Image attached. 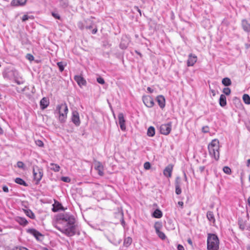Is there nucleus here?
Returning <instances> with one entry per match:
<instances>
[{"label":"nucleus","instance_id":"nucleus-49","mask_svg":"<svg viewBox=\"0 0 250 250\" xmlns=\"http://www.w3.org/2000/svg\"><path fill=\"white\" fill-rule=\"evenodd\" d=\"M144 168L146 169H149L150 168V164L149 162H146L144 165Z\"/></svg>","mask_w":250,"mask_h":250},{"label":"nucleus","instance_id":"nucleus-29","mask_svg":"<svg viewBox=\"0 0 250 250\" xmlns=\"http://www.w3.org/2000/svg\"><path fill=\"white\" fill-rule=\"evenodd\" d=\"M153 216L156 218H160L162 217V212L159 209H156L153 213Z\"/></svg>","mask_w":250,"mask_h":250},{"label":"nucleus","instance_id":"nucleus-40","mask_svg":"<svg viewBox=\"0 0 250 250\" xmlns=\"http://www.w3.org/2000/svg\"><path fill=\"white\" fill-rule=\"evenodd\" d=\"M128 46L127 43H126L122 40L120 44V47L122 49H125Z\"/></svg>","mask_w":250,"mask_h":250},{"label":"nucleus","instance_id":"nucleus-23","mask_svg":"<svg viewBox=\"0 0 250 250\" xmlns=\"http://www.w3.org/2000/svg\"><path fill=\"white\" fill-rule=\"evenodd\" d=\"M16 221L19 223L21 225L25 226L28 224V221L27 220L23 217H17L16 219Z\"/></svg>","mask_w":250,"mask_h":250},{"label":"nucleus","instance_id":"nucleus-54","mask_svg":"<svg viewBox=\"0 0 250 250\" xmlns=\"http://www.w3.org/2000/svg\"><path fill=\"white\" fill-rule=\"evenodd\" d=\"M134 9L138 12L140 14V16L142 15L141 11L138 6H134Z\"/></svg>","mask_w":250,"mask_h":250},{"label":"nucleus","instance_id":"nucleus-60","mask_svg":"<svg viewBox=\"0 0 250 250\" xmlns=\"http://www.w3.org/2000/svg\"><path fill=\"white\" fill-rule=\"evenodd\" d=\"M210 91L212 93V96H215V90H212V89H211L210 90Z\"/></svg>","mask_w":250,"mask_h":250},{"label":"nucleus","instance_id":"nucleus-48","mask_svg":"<svg viewBox=\"0 0 250 250\" xmlns=\"http://www.w3.org/2000/svg\"><path fill=\"white\" fill-rule=\"evenodd\" d=\"M26 58L30 61H33L34 58L33 56L30 54H27Z\"/></svg>","mask_w":250,"mask_h":250},{"label":"nucleus","instance_id":"nucleus-45","mask_svg":"<svg viewBox=\"0 0 250 250\" xmlns=\"http://www.w3.org/2000/svg\"><path fill=\"white\" fill-rule=\"evenodd\" d=\"M62 207V205L60 204L59 203H57V205L56 207H54L52 208V211L53 212H57L60 209V208Z\"/></svg>","mask_w":250,"mask_h":250},{"label":"nucleus","instance_id":"nucleus-33","mask_svg":"<svg viewBox=\"0 0 250 250\" xmlns=\"http://www.w3.org/2000/svg\"><path fill=\"white\" fill-rule=\"evenodd\" d=\"M25 214L31 219H35V215L30 209L24 210Z\"/></svg>","mask_w":250,"mask_h":250},{"label":"nucleus","instance_id":"nucleus-32","mask_svg":"<svg viewBox=\"0 0 250 250\" xmlns=\"http://www.w3.org/2000/svg\"><path fill=\"white\" fill-rule=\"evenodd\" d=\"M222 83L224 85L228 86L231 84V81L229 78L226 77L223 79Z\"/></svg>","mask_w":250,"mask_h":250},{"label":"nucleus","instance_id":"nucleus-58","mask_svg":"<svg viewBox=\"0 0 250 250\" xmlns=\"http://www.w3.org/2000/svg\"><path fill=\"white\" fill-rule=\"evenodd\" d=\"M187 241H188V244H189L190 245H192V240L190 239H188Z\"/></svg>","mask_w":250,"mask_h":250},{"label":"nucleus","instance_id":"nucleus-20","mask_svg":"<svg viewBox=\"0 0 250 250\" xmlns=\"http://www.w3.org/2000/svg\"><path fill=\"white\" fill-rule=\"evenodd\" d=\"M49 105V102L47 98L44 97L40 101V106L42 109L46 108Z\"/></svg>","mask_w":250,"mask_h":250},{"label":"nucleus","instance_id":"nucleus-55","mask_svg":"<svg viewBox=\"0 0 250 250\" xmlns=\"http://www.w3.org/2000/svg\"><path fill=\"white\" fill-rule=\"evenodd\" d=\"M14 250H28L25 247H19V248H16Z\"/></svg>","mask_w":250,"mask_h":250},{"label":"nucleus","instance_id":"nucleus-28","mask_svg":"<svg viewBox=\"0 0 250 250\" xmlns=\"http://www.w3.org/2000/svg\"><path fill=\"white\" fill-rule=\"evenodd\" d=\"M15 182L20 185L27 187L28 184L21 178L18 177L15 179Z\"/></svg>","mask_w":250,"mask_h":250},{"label":"nucleus","instance_id":"nucleus-36","mask_svg":"<svg viewBox=\"0 0 250 250\" xmlns=\"http://www.w3.org/2000/svg\"><path fill=\"white\" fill-rule=\"evenodd\" d=\"M60 6L62 8H66L68 5V2L67 0H61L60 3Z\"/></svg>","mask_w":250,"mask_h":250},{"label":"nucleus","instance_id":"nucleus-11","mask_svg":"<svg viewBox=\"0 0 250 250\" xmlns=\"http://www.w3.org/2000/svg\"><path fill=\"white\" fill-rule=\"evenodd\" d=\"M119 124L122 130L124 131L126 129L125 125V120L123 113H120L118 114Z\"/></svg>","mask_w":250,"mask_h":250},{"label":"nucleus","instance_id":"nucleus-16","mask_svg":"<svg viewBox=\"0 0 250 250\" xmlns=\"http://www.w3.org/2000/svg\"><path fill=\"white\" fill-rule=\"evenodd\" d=\"M27 0H12L11 4L14 6H23L26 3Z\"/></svg>","mask_w":250,"mask_h":250},{"label":"nucleus","instance_id":"nucleus-8","mask_svg":"<svg viewBox=\"0 0 250 250\" xmlns=\"http://www.w3.org/2000/svg\"><path fill=\"white\" fill-rule=\"evenodd\" d=\"M84 22L86 29H90L94 27L92 31V33L95 34L97 32V27L95 25L94 22L91 19H87L84 21Z\"/></svg>","mask_w":250,"mask_h":250},{"label":"nucleus","instance_id":"nucleus-56","mask_svg":"<svg viewBox=\"0 0 250 250\" xmlns=\"http://www.w3.org/2000/svg\"><path fill=\"white\" fill-rule=\"evenodd\" d=\"M178 205H179L181 208H183L184 203L182 201H179L178 203Z\"/></svg>","mask_w":250,"mask_h":250},{"label":"nucleus","instance_id":"nucleus-37","mask_svg":"<svg viewBox=\"0 0 250 250\" xmlns=\"http://www.w3.org/2000/svg\"><path fill=\"white\" fill-rule=\"evenodd\" d=\"M223 170L224 172V173L227 174H230L231 173V169L229 167H224L223 168Z\"/></svg>","mask_w":250,"mask_h":250},{"label":"nucleus","instance_id":"nucleus-5","mask_svg":"<svg viewBox=\"0 0 250 250\" xmlns=\"http://www.w3.org/2000/svg\"><path fill=\"white\" fill-rule=\"evenodd\" d=\"M33 172L34 179L36 181V184H38L42 179L43 176V170L37 166H33Z\"/></svg>","mask_w":250,"mask_h":250},{"label":"nucleus","instance_id":"nucleus-22","mask_svg":"<svg viewBox=\"0 0 250 250\" xmlns=\"http://www.w3.org/2000/svg\"><path fill=\"white\" fill-rule=\"evenodd\" d=\"M154 227L155 229L156 232L159 237L162 240H165L166 238V236L165 233L159 230V228L158 227L155 225Z\"/></svg>","mask_w":250,"mask_h":250},{"label":"nucleus","instance_id":"nucleus-41","mask_svg":"<svg viewBox=\"0 0 250 250\" xmlns=\"http://www.w3.org/2000/svg\"><path fill=\"white\" fill-rule=\"evenodd\" d=\"M223 92L226 95H229L231 93V90L229 87H226L223 89Z\"/></svg>","mask_w":250,"mask_h":250},{"label":"nucleus","instance_id":"nucleus-38","mask_svg":"<svg viewBox=\"0 0 250 250\" xmlns=\"http://www.w3.org/2000/svg\"><path fill=\"white\" fill-rule=\"evenodd\" d=\"M78 26L79 27V29H80L81 30H83L84 28H85V22L83 23L82 21H79L78 22Z\"/></svg>","mask_w":250,"mask_h":250},{"label":"nucleus","instance_id":"nucleus-1","mask_svg":"<svg viewBox=\"0 0 250 250\" xmlns=\"http://www.w3.org/2000/svg\"><path fill=\"white\" fill-rule=\"evenodd\" d=\"M55 227L68 236H72L76 233L77 225L74 216L68 213L60 215L54 225Z\"/></svg>","mask_w":250,"mask_h":250},{"label":"nucleus","instance_id":"nucleus-52","mask_svg":"<svg viewBox=\"0 0 250 250\" xmlns=\"http://www.w3.org/2000/svg\"><path fill=\"white\" fill-rule=\"evenodd\" d=\"M2 190L5 192H8L9 191L8 188L6 186H3Z\"/></svg>","mask_w":250,"mask_h":250},{"label":"nucleus","instance_id":"nucleus-35","mask_svg":"<svg viewBox=\"0 0 250 250\" xmlns=\"http://www.w3.org/2000/svg\"><path fill=\"white\" fill-rule=\"evenodd\" d=\"M50 165L52 167H51V169L54 171L55 172L59 171L60 167L58 165L54 163H51Z\"/></svg>","mask_w":250,"mask_h":250},{"label":"nucleus","instance_id":"nucleus-25","mask_svg":"<svg viewBox=\"0 0 250 250\" xmlns=\"http://www.w3.org/2000/svg\"><path fill=\"white\" fill-rule=\"evenodd\" d=\"M238 224L239 226V228L242 230H244L246 229L247 223L246 221H243L242 219H239Z\"/></svg>","mask_w":250,"mask_h":250},{"label":"nucleus","instance_id":"nucleus-3","mask_svg":"<svg viewBox=\"0 0 250 250\" xmlns=\"http://www.w3.org/2000/svg\"><path fill=\"white\" fill-rule=\"evenodd\" d=\"M68 109L66 103H62L56 106L55 113L58 115V120L60 122L63 123L65 122Z\"/></svg>","mask_w":250,"mask_h":250},{"label":"nucleus","instance_id":"nucleus-2","mask_svg":"<svg viewBox=\"0 0 250 250\" xmlns=\"http://www.w3.org/2000/svg\"><path fill=\"white\" fill-rule=\"evenodd\" d=\"M209 154L211 158L217 161L219 159V142L217 139H214L208 144Z\"/></svg>","mask_w":250,"mask_h":250},{"label":"nucleus","instance_id":"nucleus-39","mask_svg":"<svg viewBox=\"0 0 250 250\" xmlns=\"http://www.w3.org/2000/svg\"><path fill=\"white\" fill-rule=\"evenodd\" d=\"M57 65L59 68V70L61 72H62L64 70V65L63 63L62 62H57Z\"/></svg>","mask_w":250,"mask_h":250},{"label":"nucleus","instance_id":"nucleus-15","mask_svg":"<svg viewBox=\"0 0 250 250\" xmlns=\"http://www.w3.org/2000/svg\"><path fill=\"white\" fill-rule=\"evenodd\" d=\"M156 100L161 108H163L165 106V98L163 96H158L156 98Z\"/></svg>","mask_w":250,"mask_h":250},{"label":"nucleus","instance_id":"nucleus-12","mask_svg":"<svg viewBox=\"0 0 250 250\" xmlns=\"http://www.w3.org/2000/svg\"><path fill=\"white\" fill-rule=\"evenodd\" d=\"M197 58L196 55H193L192 54H190L188 55V60L187 61L188 66H193V65L197 62Z\"/></svg>","mask_w":250,"mask_h":250},{"label":"nucleus","instance_id":"nucleus-13","mask_svg":"<svg viewBox=\"0 0 250 250\" xmlns=\"http://www.w3.org/2000/svg\"><path fill=\"white\" fill-rule=\"evenodd\" d=\"M173 170V165H168L163 171L164 175L167 177H171Z\"/></svg>","mask_w":250,"mask_h":250},{"label":"nucleus","instance_id":"nucleus-7","mask_svg":"<svg viewBox=\"0 0 250 250\" xmlns=\"http://www.w3.org/2000/svg\"><path fill=\"white\" fill-rule=\"evenodd\" d=\"M171 127L172 123L171 122L162 124L160 127V132L162 134L167 135L171 132Z\"/></svg>","mask_w":250,"mask_h":250},{"label":"nucleus","instance_id":"nucleus-21","mask_svg":"<svg viewBox=\"0 0 250 250\" xmlns=\"http://www.w3.org/2000/svg\"><path fill=\"white\" fill-rule=\"evenodd\" d=\"M219 102V104L221 107H224L227 105L226 97L225 95L221 94L220 95Z\"/></svg>","mask_w":250,"mask_h":250},{"label":"nucleus","instance_id":"nucleus-18","mask_svg":"<svg viewBox=\"0 0 250 250\" xmlns=\"http://www.w3.org/2000/svg\"><path fill=\"white\" fill-rule=\"evenodd\" d=\"M14 80L15 82L18 85L22 84L25 82V81L23 80L22 77L19 75L18 72H17V75L15 76Z\"/></svg>","mask_w":250,"mask_h":250},{"label":"nucleus","instance_id":"nucleus-34","mask_svg":"<svg viewBox=\"0 0 250 250\" xmlns=\"http://www.w3.org/2000/svg\"><path fill=\"white\" fill-rule=\"evenodd\" d=\"M244 102L247 104H250V97L248 94H244L243 96Z\"/></svg>","mask_w":250,"mask_h":250},{"label":"nucleus","instance_id":"nucleus-17","mask_svg":"<svg viewBox=\"0 0 250 250\" xmlns=\"http://www.w3.org/2000/svg\"><path fill=\"white\" fill-rule=\"evenodd\" d=\"M242 26L243 29L246 32H250V24L246 20H243L242 21Z\"/></svg>","mask_w":250,"mask_h":250},{"label":"nucleus","instance_id":"nucleus-4","mask_svg":"<svg viewBox=\"0 0 250 250\" xmlns=\"http://www.w3.org/2000/svg\"><path fill=\"white\" fill-rule=\"evenodd\" d=\"M219 248V240L218 236L213 233H208L207 238L208 250H218Z\"/></svg>","mask_w":250,"mask_h":250},{"label":"nucleus","instance_id":"nucleus-26","mask_svg":"<svg viewBox=\"0 0 250 250\" xmlns=\"http://www.w3.org/2000/svg\"><path fill=\"white\" fill-rule=\"evenodd\" d=\"M207 217L210 222H215V219L213 212L208 211L207 213Z\"/></svg>","mask_w":250,"mask_h":250},{"label":"nucleus","instance_id":"nucleus-50","mask_svg":"<svg viewBox=\"0 0 250 250\" xmlns=\"http://www.w3.org/2000/svg\"><path fill=\"white\" fill-rule=\"evenodd\" d=\"M29 18V17L27 15H24L22 17L21 20L22 21H26L28 20Z\"/></svg>","mask_w":250,"mask_h":250},{"label":"nucleus","instance_id":"nucleus-27","mask_svg":"<svg viewBox=\"0 0 250 250\" xmlns=\"http://www.w3.org/2000/svg\"><path fill=\"white\" fill-rule=\"evenodd\" d=\"M132 239L130 237L125 238L124 240V246L125 247H128L132 243Z\"/></svg>","mask_w":250,"mask_h":250},{"label":"nucleus","instance_id":"nucleus-61","mask_svg":"<svg viewBox=\"0 0 250 250\" xmlns=\"http://www.w3.org/2000/svg\"><path fill=\"white\" fill-rule=\"evenodd\" d=\"M200 171L201 172L203 171L205 169V167L204 166H202V167H200V168H199Z\"/></svg>","mask_w":250,"mask_h":250},{"label":"nucleus","instance_id":"nucleus-19","mask_svg":"<svg viewBox=\"0 0 250 250\" xmlns=\"http://www.w3.org/2000/svg\"><path fill=\"white\" fill-rule=\"evenodd\" d=\"M74 79L79 85L86 84L85 80L81 76H75Z\"/></svg>","mask_w":250,"mask_h":250},{"label":"nucleus","instance_id":"nucleus-6","mask_svg":"<svg viewBox=\"0 0 250 250\" xmlns=\"http://www.w3.org/2000/svg\"><path fill=\"white\" fill-rule=\"evenodd\" d=\"M17 72L18 71L16 70L7 68L3 71L2 75L5 79L10 80L13 79H14Z\"/></svg>","mask_w":250,"mask_h":250},{"label":"nucleus","instance_id":"nucleus-51","mask_svg":"<svg viewBox=\"0 0 250 250\" xmlns=\"http://www.w3.org/2000/svg\"><path fill=\"white\" fill-rule=\"evenodd\" d=\"M202 130H203V131L205 133H207L208 132V126H204L203 128H202Z\"/></svg>","mask_w":250,"mask_h":250},{"label":"nucleus","instance_id":"nucleus-42","mask_svg":"<svg viewBox=\"0 0 250 250\" xmlns=\"http://www.w3.org/2000/svg\"><path fill=\"white\" fill-rule=\"evenodd\" d=\"M17 167L19 168L24 169L25 168V165L24 163L21 161H19L17 163Z\"/></svg>","mask_w":250,"mask_h":250},{"label":"nucleus","instance_id":"nucleus-14","mask_svg":"<svg viewBox=\"0 0 250 250\" xmlns=\"http://www.w3.org/2000/svg\"><path fill=\"white\" fill-rule=\"evenodd\" d=\"M181 186V180L180 177H176L175 181V193L177 195H179L181 193L182 190L180 188Z\"/></svg>","mask_w":250,"mask_h":250},{"label":"nucleus","instance_id":"nucleus-59","mask_svg":"<svg viewBox=\"0 0 250 250\" xmlns=\"http://www.w3.org/2000/svg\"><path fill=\"white\" fill-rule=\"evenodd\" d=\"M135 53H136L137 54L139 55L140 57H142V54H141L140 52H139L138 51H137V50H135Z\"/></svg>","mask_w":250,"mask_h":250},{"label":"nucleus","instance_id":"nucleus-31","mask_svg":"<svg viewBox=\"0 0 250 250\" xmlns=\"http://www.w3.org/2000/svg\"><path fill=\"white\" fill-rule=\"evenodd\" d=\"M95 168L98 171V174L100 175L103 176L104 175L103 167L100 163H98L96 166Z\"/></svg>","mask_w":250,"mask_h":250},{"label":"nucleus","instance_id":"nucleus-53","mask_svg":"<svg viewBox=\"0 0 250 250\" xmlns=\"http://www.w3.org/2000/svg\"><path fill=\"white\" fill-rule=\"evenodd\" d=\"M177 250H185V248L182 245L179 244L177 246Z\"/></svg>","mask_w":250,"mask_h":250},{"label":"nucleus","instance_id":"nucleus-64","mask_svg":"<svg viewBox=\"0 0 250 250\" xmlns=\"http://www.w3.org/2000/svg\"><path fill=\"white\" fill-rule=\"evenodd\" d=\"M248 202L249 205L250 206V196L248 199Z\"/></svg>","mask_w":250,"mask_h":250},{"label":"nucleus","instance_id":"nucleus-9","mask_svg":"<svg viewBox=\"0 0 250 250\" xmlns=\"http://www.w3.org/2000/svg\"><path fill=\"white\" fill-rule=\"evenodd\" d=\"M143 101L144 104L148 107H152L154 104L153 98L150 96L143 97Z\"/></svg>","mask_w":250,"mask_h":250},{"label":"nucleus","instance_id":"nucleus-62","mask_svg":"<svg viewBox=\"0 0 250 250\" xmlns=\"http://www.w3.org/2000/svg\"><path fill=\"white\" fill-rule=\"evenodd\" d=\"M250 165V159L247 160V166L249 167Z\"/></svg>","mask_w":250,"mask_h":250},{"label":"nucleus","instance_id":"nucleus-57","mask_svg":"<svg viewBox=\"0 0 250 250\" xmlns=\"http://www.w3.org/2000/svg\"><path fill=\"white\" fill-rule=\"evenodd\" d=\"M147 91H148L149 92H150V93H152V92H153V89H152L150 87H148L147 88Z\"/></svg>","mask_w":250,"mask_h":250},{"label":"nucleus","instance_id":"nucleus-24","mask_svg":"<svg viewBox=\"0 0 250 250\" xmlns=\"http://www.w3.org/2000/svg\"><path fill=\"white\" fill-rule=\"evenodd\" d=\"M28 232L30 234H32L37 239H38V237L42 236L41 233L34 229H30L28 230Z\"/></svg>","mask_w":250,"mask_h":250},{"label":"nucleus","instance_id":"nucleus-46","mask_svg":"<svg viewBox=\"0 0 250 250\" xmlns=\"http://www.w3.org/2000/svg\"><path fill=\"white\" fill-rule=\"evenodd\" d=\"M51 15L54 18H55L56 19H58V20L61 19V17L58 13L52 12L51 13Z\"/></svg>","mask_w":250,"mask_h":250},{"label":"nucleus","instance_id":"nucleus-44","mask_svg":"<svg viewBox=\"0 0 250 250\" xmlns=\"http://www.w3.org/2000/svg\"><path fill=\"white\" fill-rule=\"evenodd\" d=\"M36 145L40 147H43L44 144L43 142L40 140H38L35 141Z\"/></svg>","mask_w":250,"mask_h":250},{"label":"nucleus","instance_id":"nucleus-47","mask_svg":"<svg viewBox=\"0 0 250 250\" xmlns=\"http://www.w3.org/2000/svg\"><path fill=\"white\" fill-rule=\"evenodd\" d=\"M97 82L102 84H103L105 83L104 79L101 77H98L97 78Z\"/></svg>","mask_w":250,"mask_h":250},{"label":"nucleus","instance_id":"nucleus-43","mask_svg":"<svg viewBox=\"0 0 250 250\" xmlns=\"http://www.w3.org/2000/svg\"><path fill=\"white\" fill-rule=\"evenodd\" d=\"M61 180L64 182L69 183L71 181V179L69 177H62L61 178Z\"/></svg>","mask_w":250,"mask_h":250},{"label":"nucleus","instance_id":"nucleus-63","mask_svg":"<svg viewBox=\"0 0 250 250\" xmlns=\"http://www.w3.org/2000/svg\"><path fill=\"white\" fill-rule=\"evenodd\" d=\"M121 224L123 225V226H125V221L123 219L122 221H121Z\"/></svg>","mask_w":250,"mask_h":250},{"label":"nucleus","instance_id":"nucleus-10","mask_svg":"<svg viewBox=\"0 0 250 250\" xmlns=\"http://www.w3.org/2000/svg\"><path fill=\"white\" fill-rule=\"evenodd\" d=\"M71 120L76 126L80 125L81 122L80 120L79 114L78 111H74L72 112Z\"/></svg>","mask_w":250,"mask_h":250},{"label":"nucleus","instance_id":"nucleus-30","mask_svg":"<svg viewBox=\"0 0 250 250\" xmlns=\"http://www.w3.org/2000/svg\"><path fill=\"white\" fill-rule=\"evenodd\" d=\"M155 133V130L153 126H150L147 129V135L149 137H153Z\"/></svg>","mask_w":250,"mask_h":250}]
</instances>
